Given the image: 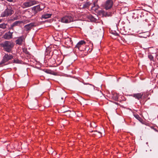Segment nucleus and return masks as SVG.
<instances>
[{"instance_id": "nucleus-2", "label": "nucleus", "mask_w": 158, "mask_h": 158, "mask_svg": "<svg viewBox=\"0 0 158 158\" xmlns=\"http://www.w3.org/2000/svg\"><path fill=\"white\" fill-rule=\"evenodd\" d=\"M37 1L35 0H27V1L24 2L22 5L23 8L30 7L37 4Z\"/></svg>"}, {"instance_id": "nucleus-21", "label": "nucleus", "mask_w": 158, "mask_h": 158, "mask_svg": "<svg viewBox=\"0 0 158 158\" xmlns=\"http://www.w3.org/2000/svg\"><path fill=\"white\" fill-rule=\"evenodd\" d=\"M85 42L84 41L81 40V41H80L78 43V45H81L83 44H85Z\"/></svg>"}, {"instance_id": "nucleus-36", "label": "nucleus", "mask_w": 158, "mask_h": 158, "mask_svg": "<svg viewBox=\"0 0 158 158\" xmlns=\"http://www.w3.org/2000/svg\"><path fill=\"white\" fill-rule=\"evenodd\" d=\"M157 58H158V55L157 56Z\"/></svg>"}, {"instance_id": "nucleus-29", "label": "nucleus", "mask_w": 158, "mask_h": 158, "mask_svg": "<svg viewBox=\"0 0 158 158\" xmlns=\"http://www.w3.org/2000/svg\"><path fill=\"white\" fill-rule=\"evenodd\" d=\"M111 14L109 12V13L107 12L106 13V15L108 16H110L111 15Z\"/></svg>"}, {"instance_id": "nucleus-6", "label": "nucleus", "mask_w": 158, "mask_h": 158, "mask_svg": "<svg viewBox=\"0 0 158 158\" xmlns=\"http://www.w3.org/2000/svg\"><path fill=\"white\" fill-rule=\"evenodd\" d=\"M113 2L112 0L106 1L104 5V7L106 10L110 9L112 6Z\"/></svg>"}, {"instance_id": "nucleus-9", "label": "nucleus", "mask_w": 158, "mask_h": 158, "mask_svg": "<svg viewBox=\"0 0 158 158\" xmlns=\"http://www.w3.org/2000/svg\"><path fill=\"white\" fill-rule=\"evenodd\" d=\"M34 26V23H31L27 24L24 26V28L26 31H29L31 30L32 27Z\"/></svg>"}, {"instance_id": "nucleus-23", "label": "nucleus", "mask_w": 158, "mask_h": 158, "mask_svg": "<svg viewBox=\"0 0 158 158\" xmlns=\"http://www.w3.org/2000/svg\"><path fill=\"white\" fill-rule=\"evenodd\" d=\"M92 133H93V134L94 135H96L98 134H101V133H100L99 132H97V131H92Z\"/></svg>"}, {"instance_id": "nucleus-31", "label": "nucleus", "mask_w": 158, "mask_h": 158, "mask_svg": "<svg viewBox=\"0 0 158 158\" xmlns=\"http://www.w3.org/2000/svg\"><path fill=\"white\" fill-rule=\"evenodd\" d=\"M30 109H35V108L33 107H32V106H30V107H29Z\"/></svg>"}, {"instance_id": "nucleus-17", "label": "nucleus", "mask_w": 158, "mask_h": 158, "mask_svg": "<svg viewBox=\"0 0 158 158\" xmlns=\"http://www.w3.org/2000/svg\"><path fill=\"white\" fill-rule=\"evenodd\" d=\"M90 4L91 3L89 2H87L83 4V7L87 8L90 5Z\"/></svg>"}, {"instance_id": "nucleus-7", "label": "nucleus", "mask_w": 158, "mask_h": 158, "mask_svg": "<svg viewBox=\"0 0 158 158\" xmlns=\"http://www.w3.org/2000/svg\"><path fill=\"white\" fill-rule=\"evenodd\" d=\"M31 9L34 15H35L38 12L40 11L41 10V9L40 7V6L39 5L34 6L31 8Z\"/></svg>"}, {"instance_id": "nucleus-26", "label": "nucleus", "mask_w": 158, "mask_h": 158, "mask_svg": "<svg viewBox=\"0 0 158 158\" xmlns=\"http://www.w3.org/2000/svg\"><path fill=\"white\" fill-rule=\"evenodd\" d=\"M61 99L62 100V101H61V104L60 105L64 107V105H62V104H63L64 102V101L63 100V97H62L61 98Z\"/></svg>"}, {"instance_id": "nucleus-15", "label": "nucleus", "mask_w": 158, "mask_h": 158, "mask_svg": "<svg viewBox=\"0 0 158 158\" xmlns=\"http://www.w3.org/2000/svg\"><path fill=\"white\" fill-rule=\"evenodd\" d=\"M45 72L48 74H50L54 75H56V73H55L53 71L49 69H47L45 70Z\"/></svg>"}, {"instance_id": "nucleus-1", "label": "nucleus", "mask_w": 158, "mask_h": 158, "mask_svg": "<svg viewBox=\"0 0 158 158\" xmlns=\"http://www.w3.org/2000/svg\"><path fill=\"white\" fill-rule=\"evenodd\" d=\"M2 45L5 51L10 52L14 46V44L12 42L6 41L2 44Z\"/></svg>"}, {"instance_id": "nucleus-14", "label": "nucleus", "mask_w": 158, "mask_h": 158, "mask_svg": "<svg viewBox=\"0 0 158 158\" xmlns=\"http://www.w3.org/2000/svg\"><path fill=\"white\" fill-rule=\"evenodd\" d=\"M52 15L51 14H46L42 15V18L46 19L51 17Z\"/></svg>"}, {"instance_id": "nucleus-12", "label": "nucleus", "mask_w": 158, "mask_h": 158, "mask_svg": "<svg viewBox=\"0 0 158 158\" xmlns=\"http://www.w3.org/2000/svg\"><path fill=\"white\" fill-rule=\"evenodd\" d=\"M65 43L69 45V47L72 45L73 43L71 38H68L66 39Z\"/></svg>"}, {"instance_id": "nucleus-16", "label": "nucleus", "mask_w": 158, "mask_h": 158, "mask_svg": "<svg viewBox=\"0 0 158 158\" xmlns=\"http://www.w3.org/2000/svg\"><path fill=\"white\" fill-rule=\"evenodd\" d=\"M88 18L92 22H95L96 21V19L94 18L92 15H90L88 17Z\"/></svg>"}, {"instance_id": "nucleus-18", "label": "nucleus", "mask_w": 158, "mask_h": 158, "mask_svg": "<svg viewBox=\"0 0 158 158\" xmlns=\"http://www.w3.org/2000/svg\"><path fill=\"white\" fill-rule=\"evenodd\" d=\"M6 25H7L6 24H5L4 23L1 24H0V28H2L3 29H5L6 28Z\"/></svg>"}, {"instance_id": "nucleus-13", "label": "nucleus", "mask_w": 158, "mask_h": 158, "mask_svg": "<svg viewBox=\"0 0 158 158\" xmlns=\"http://www.w3.org/2000/svg\"><path fill=\"white\" fill-rule=\"evenodd\" d=\"M22 23L21 21H15L10 26V28L12 29L13 27L15 26L18 25V24H20Z\"/></svg>"}, {"instance_id": "nucleus-24", "label": "nucleus", "mask_w": 158, "mask_h": 158, "mask_svg": "<svg viewBox=\"0 0 158 158\" xmlns=\"http://www.w3.org/2000/svg\"><path fill=\"white\" fill-rule=\"evenodd\" d=\"M148 58L151 60L154 61L153 60V57L151 55H148Z\"/></svg>"}, {"instance_id": "nucleus-33", "label": "nucleus", "mask_w": 158, "mask_h": 158, "mask_svg": "<svg viewBox=\"0 0 158 158\" xmlns=\"http://www.w3.org/2000/svg\"><path fill=\"white\" fill-rule=\"evenodd\" d=\"M103 32L102 31V35H103Z\"/></svg>"}, {"instance_id": "nucleus-25", "label": "nucleus", "mask_w": 158, "mask_h": 158, "mask_svg": "<svg viewBox=\"0 0 158 158\" xmlns=\"http://www.w3.org/2000/svg\"><path fill=\"white\" fill-rule=\"evenodd\" d=\"M112 34H113L114 35L116 36H118V34L117 33V32H116L115 31H114L113 32H112Z\"/></svg>"}, {"instance_id": "nucleus-11", "label": "nucleus", "mask_w": 158, "mask_h": 158, "mask_svg": "<svg viewBox=\"0 0 158 158\" xmlns=\"http://www.w3.org/2000/svg\"><path fill=\"white\" fill-rule=\"evenodd\" d=\"M143 95V94L142 93H139L135 94H133L131 96L139 100L142 98V97Z\"/></svg>"}, {"instance_id": "nucleus-8", "label": "nucleus", "mask_w": 158, "mask_h": 158, "mask_svg": "<svg viewBox=\"0 0 158 158\" xmlns=\"http://www.w3.org/2000/svg\"><path fill=\"white\" fill-rule=\"evenodd\" d=\"M13 32H10V31L6 33L3 36V38L5 39L9 40L12 38V34Z\"/></svg>"}, {"instance_id": "nucleus-35", "label": "nucleus", "mask_w": 158, "mask_h": 158, "mask_svg": "<svg viewBox=\"0 0 158 158\" xmlns=\"http://www.w3.org/2000/svg\"><path fill=\"white\" fill-rule=\"evenodd\" d=\"M55 46H57V45H55Z\"/></svg>"}, {"instance_id": "nucleus-28", "label": "nucleus", "mask_w": 158, "mask_h": 158, "mask_svg": "<svg viewBox=\"0 0 158 158\" xmlns=\"http://www.w3.org/2000/svg\"><path fill=\"white\" fill-rule=\"evenodd\" d=\"M81 45H78V43L77 44L76 46V48H78L79 49L80 47L81 46Z\"/></svg>"}, {"instance_id": "nucleus-4", "label": "nucleus", "mask_w": 158, "mask_h": 158, "mask_svg": "<svg viewBox=\"0 0 158 158\" xmlns=\"http://www.w3.org/2000/svg\"><path fill=\"white\" fill-rule=\"evenodd\" d=\"M13 58L12 55H8V54H5V55L3 57V59L1 62L0 63V67L3 66V64L9 60Z\"/></svg>"}, {"instance_id": "nucleus-34", "label": "nucleus", "mask_w": 158, "mask_h": 158, "mask_svg": "<svg viewBox=\"0 0 158 158\" xmlns=\"http://www.w3.org/2000/svg\"><path fill=\"white\" fill-rule=\"evenodd\" d=\"M2 19H0V23L1 22H2Z\"/></svg>"}, {"instance_id": "nucleus-30", "label": "nucleus", "mask_w": 158, "mask_h": 158, "mask_svg": "<svg viewBox=\"0 0 158 158\" xmlns=\"http://www.w3.org/2000/svg\"><path fill=\"white\" fill-rule=\"evenodd\" d=\"M61 111L63 113H64V112H66L68 111L67 110H61Z\"/></svg>"}, {"instance_id": "nucleus-22", "label": "nucleus", "mask_w": 158, "mask_h": 158, "mask_svg": "<svg viewBox=\"0 0 158 158\" xmlns=\"http://www.w3.org/2000/svg\"><path fill=\"white\" fill-rule=\"evenodd\" d=\"M13 63L17 64H20L21 61L19 60H14Z\"/></svg>"}, {"instance_id": "nucleus-20", "label": "nucleus", "mask_w": 158, "mask_h": 158, "mask_svg": "<svg viewBox=\"0 0 158 158\" xmlns=\"http://www.w3.org/2000/svg\"><path fill=\"white\" fill-rule=\"evenodd\" d=\"M98 14L100 15H103L104 14V12L102 10H98Z\"/></svg>"}, {"instance_id": "nucleus-10", "label": "nucleus", "mask_w": 158, "mask_h": 158, "mask_svg": "<svg viewBox=\"0 0 158 158\" xmlns=\"http://www.w3.org/2000/svg\"><path fill=\"white\" fill-rule=\"evenodd\" d=\"M24 40V38L23 36H21L19 37L18 39L16 40V44L21 45Z\"/></svg>"}, {"instance_id": "nucleus-5", "label": "nucleus", "mask_w": 158, "mask_h": 158, "mask_svg": "<svg viewBox=\"0 0 158 158\" xmlns=\"http://www.w3.org/2000/svg\"><path fill=\"white\" fill-rule=\"evenodd\" d=\"M73 20L72 18L70 16H65L63 17L61 20L62 23H70Z\"/></svg>"}, {"instance_id": "nucleus-27", "label": "nucleus", "mask_w": 158, "mask_h": 158, "mask_svg": "<svg viewBox=\"0 0 158 158\" xmlns=\"http://www.w3.org/2000/svg\"><path fill=\"white\" fill-rule=\"evenodd\" d=\"M94 5L95 6L94 4ZM92 8H95V9H94L95 10H96L98 9V6H97L95 7V6H92Z\"/></svg>"}, {"instance_id": "nucleus-32", "label": "nucleus", "mask_w": 158, "mask_h": 158, "mask_svg": "<svg viewBox=\"0 0 158 158\" xmlns=\"http://www.w3.org/2000/svg\"><path fill=\"white\" fill-rule=\"evenodd\" d=\"M6 0L8 2H13V0Z\"/></svg>"}, {"instance_id": "nucleus-3", "label": "nucleus", "mask_w": 158, "mask_h": 158, "mask_svg": "<svg viewBox=\"0 0 158 158\" xmlns=\"http://www.w3.org/2000/svg\"><path fill=\"white\" fill-rule=\"evenodd\" d=\"M14 13L12 8L10 7L9 8H7L6 10L1 14V16L5 17L11 15Z\"/></svg>"}, {"instance_id": "nucleus-19", "label": "nucleus", "mask_w": 158, "mask_h": 158, "mask_svg": "<svg viewBox=\"0 0 158 158\" xmlns=\"http://www.w3.org/2000/svg\"><path fill=\"white\" fill-rule=\"evenodd\" d=\"M135 117V118L137 119L139 121L141 122L142 119L137 114L135 115H134Z\"/></svg>"}]
</instances>
